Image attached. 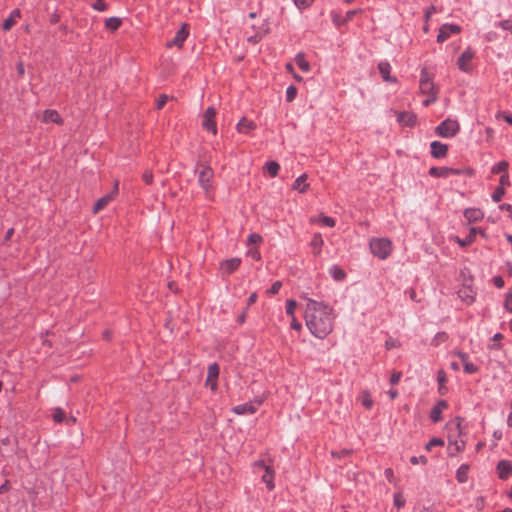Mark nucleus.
<instances>
[{
    "instance_id": "f257e3e1",
    "label": "nucleus",
    "mask_w": 512,
    "mask_h": 512,
    "mask_svg": "<svg viewBox=\"0 0 512 512\" xmlns=\"http://www.w3.org/2000/svg\"><path fill=\"white\" fill-rule=\"evenodd\" d=\"M306 306L303 317L310 333L319 339L326 338L334 328L333 308L323 301L304 297Z\"/></svg>"
},
{
    "instance_id": "f03ea898",
    "label": "nucleus",
    "mask_w": 512,
    "mask_h": 512,
    "mask_svg": "<svg viewBox=\"0 0 512 512\" xmlns=\"http://www.w3.org/2000/svg\"><path fill=\"white\" fill-rule=\"evenodd\" d=\"M371 253L381 259H387L392 253V242L388 238H372L369 242Z\"/></svg>"
},
{
    "instance_id": "7ed1b4c3",
    "label": "nucleus",
    "mask_w": 512,
    "mask_h": 512,
    "mask_svg": "<svg viewBox=\"0 0 512 512\" xmlns=\"http://www.w3.org/2000/svg\"><path fill=\"white\" fill-rule=\"evenodd\" d=\"M195 173L198 174L199 186L206 194H209L212 190V180L214 177L213 169L205 163H198Z\"/></svg>"
},
{
    "instance_id": "20e7f679",
    "label": "nucleus",
    "mask_w": 512,
    "mask_h": 512,
    "mask_svg": "<svg viewBox=\"0 0 512 512\" xmlns=\"http://www.w3.org/2000/svg\"><path fill=\"white\" fill-rule=\"evenodd\" d=\"M475 52L467 47L457 58L456 65L464 73H471L474 69Z\"/></svg>"
},
{
    "instance_id": "39448f33",
    "label": "nucleus",
    "mask_w": 512,
    "mask_h": 512,
    "mask_svg": "<svg viewBox=\"0 0 512 512\" xmlns=\"http://www.w3.org/2000/svg\"><path fill=\"white\" fill-rule=\"evenodd\" d=\"M190 33V27L187 23H182L181 28L176 32L173 39L170 41H167L166 47H177L178 49H181L184 45L185 40L189 36Z\"/></svg>"
},
{
    "instance_id": "423d86ee",
    "label": "nucleus",
    "mask_w": 512,
    "mask_h": 512,
    "mask_svg": "<svg viewBox=\"0 0 512 512\" xmlns=\"http://www.w3.org/2000/svg\"><path fill=\"white\" fill-rule=\"evenodd\" d=\"M216 116V109L212 106L208 107L203 115V122L202 126L207 131L211 132L212 134L216 135L217 133V125L215 121Z\"/></svg>"
},
{
    "instance_id": "0eeeda50",
    "label": "nucleus",
    "mask_w": 512,
    "mask_h": 512,
    "mask_svg": "<svg viewBox=\"0 0 512 512\" xmlns=\"http://www.w3.org/2000/svg\"><path fill=\"white\" fill-rule=\"evenodd\" d=\"M419 89L422 94H436L434 83L426 68L421 70Z\"/></svg>"
},
{
    "instance_id": "6e6552de",
    "label": "nucleus",
    "mask_w": 512,
    "mask_h": 512,
    "mask_svg": "<svg viewBox=\"0 0 512 512\" xmlns=\"http://www.w3.org/2000/svg\"><path fill=\"white\" fill-rule=\"evenodd\" d=\"M397 116V121L400 125L405 127H414L417 122V115L414 112L403 111V112H395Z\"/></svg>"
},
{
    "instance_id": "1a4fd4ad",
    "label": "nucleus",
    "mask_w": 512,
    "mask_h": 512,
    "mask_svg": "<svg viewBox=\"0 0 512 512\" xmlns=\"http://www.w3.org/2000/svg\"><path fill=\"white\" fill-rule=\"evenodd\" d=\"M240 264L241 259L237 257L223 260L220 263V270L223 274L230 275L239 268Z\"/></svg>"
},
{
    "instance_id": "9d476101",
    "label": "nucleus",
    "mask_w": 512,
    "mask_h": 512,
    "mask_svg": "<svg viewBox=\"0 0 512 512\" xmlns=\"http://www.w3.org/2000/svg\"><path fill=\"white\" fill-rule=\"evenodd\" d=\"M260 404H261L260 401L257 403V405H255L253 403L239 404L232 408V412L237 415H247V414L252 415V414L256 413V411L258 410V406Z\"/></svg>"
},
{
    "instance_id": "9b49d317",
    "label": "nucleus",
    "mask_w": 512,
    "mask_h": 512,
    "mask_svg": "<svg viewBox=\"0 0 512 512\" xmlns=\"http://www.w3.org/2000/svg\"><path fill=\"white\" fill-rule=\"evenodd\" d=\"M498 476L502 480H506L512 475V465L508 460H501L497 464Z\"/></svg>"
},
{
    "instance_id": "f8f14e48",
    "label": "nucleus",
    "mask_w": 512,
    "mask_h": 512,
    "mask_svg": "<svg viewBox=\"0 0 512 512\" xmlns=\"http://www.w3.org/2000/svg\"><path fill=\"white\" fill-rule=\"evenodd\" d=\"M431 155L436 159H440L446 156L448 152V146L439 141H433L430 145Z\"/></svg>"
},
{
    "instance_id": "ddd939ff",
    "label": "nucleus",
    "mask_w": 512,
    "mask_h": 512,
    "mask_svg": "<svg viewBox=\"0 0 512 512\" xmlns=\"http://www.w3.org/2000/svg\"><path fill=\"white\" fill-rule=\"evenodd\" d=\"M457 296L461 301H463L465 304L470 305L475 300V293L472 290L471 287L464 286L461 289L458 290Z\"/></svg>"
},
{
    "instance_id": "4468645a",
    "label": "nucleus",
    "mask_w": 512,
    "mask_h": 512,
    "mask_svg": "<svg viewBox=\"0 0 512 512\" xmlns=\"http://www.w3.org/2000/svg\"><path fill=\"white\" fill-rule=\"evenodd\" d=\"M21 18V11L16 8V9H13L11 12H10V15L8 16V18H6L4 21H3V24H2V29L4 31H9L12 29V27L16 24L17 20Z\"/></svg>"
},
{
    "instance_id": "2eb2a0df",
    "label": "nucleus",
    "mask_w": 512,
    "mask_h": 512,
    "mask_svg": "<svg viewBox=\"0 0 512 512\" xmlns=\"http://www.w3.org/2000/svg\"><path fill=\"white\" fill-rule=\"evenodd\" d=\"M448 407V403L446 400H439L437 404L432 408L430 412V419L432 422L436 423L441 420L442 410Z\"/></svg>"
},
{
    "instance_id": "dca6fc26",
    "label": "nucleus",
    "mask_w": 512,
    "mask_h": 512,
    "mask_svg": "<svg viewBox=\"0 0 512 512\" xmlns=\"http://www.w3.org/2000/svg\"><path fill=\"white\" fill-rule=\"evenodd\" d=\"M378 70L383 78L384 81L386 82H390V83H395L397 81L396 77H392L390 75V72H391V65L389 62L387 61H381L379 64H378Z\"/></svg>"
},
{
    "instance_id": "f3484780",
    "label": "nucleus",
    "mask_w": 512,
    "mask_h": 512,
    "mask_svg": "<svg viewBox=\"0 0 512 512\" xmlns=\"http://www.w3.org/2000/svg\"><path fill=\"white\" fill-rule=\"evenodd\" d=\"M42 121L45 123L51 122V123H55L58 125L63 124V119L61 118L58 111H56L54 109L45 110L43 113Z\"/></svg>"
},
{
    "instance_id": "a211bd4d",
    "label": "nucleus",
    "mask_w": 512,
    "mask_h": 512,
    "mask_svg": "<svg viewBox=\"0 0 512 512\" xmlns=\"http://www.w3.org/2000/svg\"><path fill=\"white\" fill-rule=\"evenodd\" d=\"M461 361L464 372L467 374H473L478 371V367L468 360V355L464 352L456 353Z\"/></svg>"
},
{
    "instance_id": "6ab92c4d",
    "label": "nucleus",
    "mask_w": 512,
    "mask_h": 512,
    "mask_svg": "<svg viewBox=\"0 0 512 512\" xmlns=\"http://www.w3.org/2000/svg\"><path fill=\"white\" fill-rule=\"evenodd\" d=\"M483 216V212L478 208H468L464 211V217L469 223L478 222Z\"/></svg>"
},
{
    "instance_id": "aec40b11",
    "label": "nucleus",
    "mask_w": 512,
    "mask_h": 512,
    "mask_svg": "<svg viewBox=\"0 0 512 512\" xmlns=\"http://www.w3.org/2000/svg\"><path fill=\"white\" fill-rule=\"evenodd\" d=\"M255 128L256 124L253 121L246 119L245 117L241 118L237 124L238 132L243 134H249Z\"/></svg>"
},
{
    "instance_id": "412c9836",
    "label": "nucleus",
    "mask_w": 512,
    "mask_h": 512,
    "mask_svg": "<svg viewBox=\"0 0 512 512\" xmlns=\"http://www.w3.org/2000/svg\"><path fill=\"white\" fill-rule=\"evenodd\" d=\"M323 244L322 235L320 233L314 234L311 239L312 253L314 256H318L321 253Z\"/></svg>"
},
{
    "instance_id": "4be33fe9",
    "label": "nucleus",
    "mask_w": 512,
    "mask_h": 512,
    "mask_svg": "<svg viewBox=\"0 0 512 512\" xmlns=\"http://www.w3.org/2000/svg\"><path fill=\"white\" fill-rule=\"evenodd\" d=\"M265 473L262 476V481L266 484V487L269 491H272L275 488L274 484V476L275 472L272 467H267Z\"/></svg>"
},
{
    "instance_id": "5701e85b",
    "label": "nucleus",
    "mask_w": 512,
    "mask_h": 512,
    "mask_svg": "<svg viewBox=\"0 0 512 512\" xmlns=\"http://www.w3.org/2000/svg\"><path fill=\"white\" fill-rule=\"evenodd\" d=\"M307 181V175L302 174L299 177L296 178V180L293 183V189L297 190L299 193H305L308 190L309 184Z\"/></svg>"
},
{
    "instance_id": "b1692460",
    "label": "nucleus",
    "mask_w": 512,
    "mask_h": 512,
    "mask_svg": "<svg viewBox=\"0 0 512 512\" xmlns=\"http://www.w3.org/2000/svg\"><path fill=\"white\" fill-rule=\"evenodd\" d=\"M114 199V193H109L99 198L93 207V212L97 213L104 209L110 201Z\"/></svg>"
},
{
    "instance_id": "393cba45",
    "label": "nucleus",
    "mask_w": 512,
    "mask_h": 512,
    "mask_svg": "<svg viewBox=\"0 0 512 512\" xmlns=\"http://www.w3.org/2000/svg\"><path fill=\"white\" fill-rule=\"evenodd\" d=\"M329 274L330 276L335 280V281H343L347 274L346 272L344 271V269H342L340 266L338 265H333L329 268Z\"/></svg>"
},
{
    "instance_id": "a878e982",
    "label": "nucleus",
    "mask_w": 512,
    "mask_h": 512,
    "mask_svg": "<svg viewBox=\"0 0 512 512\" xmlns=\"http://www.w3.org/2000/svg\"><path fill=\"white\" fill-rule=\"evenodd\" d=\"M220 373V367L217 363H212L208 366L207 379L205 384H210V381L217 380Z\"/></svg>"
},
{
    "instance_id": "bb28decb",
    "label": "nucleus",
    "mask_w": 512,
    "mask_h": 512,
    "mask_svg": "<svg viewBox=\"0 0 512 512\" xmlns=\"http://www.w3.org/2000/svg\"><path fill=\"white\" fill-rule=\"evenodd\" d=\"M469 465L462 464L456 471V479L459 483H465L468 480Z\"/></svg>"
},
{
    "instance_id": "cd10ccee",
    "label": "nucleus",
    "mask_w": 512,
    "mask_h": 512,
    "mask_svg": "<svg viewBox=\"0 0 512 512\" xmlns=\"http://www.w3.org/2000/svg\"><path fill=\"white\" fill-rule=\"evenodd\" d=\"M122 19L119 17H110L105 21V28L110 31H116L120 28Z\"/></svg>"
},
{
    "instance_id": "c85d7f7f",
    "label": "nucleus",
    "mask_w": 512,
    "mask_h": 512,
    "mask_svg": "<svg viewBox=\"0 0 512 512\" xmlns=\"http://www.w3.org/2000/svg\"><path fill=\"white\" fill-rule=\"evenodd\" d=\"M295 63L303 72H308L310 70V64L303 53H298L295 56Z\"/></svg>"
},
{
    "instance_id": "c756f323",
    "label": "nucleus",
    "mask_w": 512,
    "mask_h": 512,
    "mask_svg": "<svg viewBox=\"0 0 512 512\" xmlns=\"http://www.w3.org/2000/svg\"><path fill=\"white\" fill-rule=\"evenodd\" d=\"M265 169L271 177H276L280 170V165L276 161H269L265 164Z\"/></svg>"
},
{
    "instance_id": "7c9ffc66",
    "label": "nucleus",
    "mask_w": 512,
    "mask_h": 512,
    "mask_svg": "<svg viewBox=\"0 0 512 512\" xmlns=\"http://www.w3.org/2000/svg\"><path fill=\"white\" fill-rule=\"evenodd\" d=\"M429 175L432 177H447L448 167H431L429 169Z\"/></svg>"
},
{
    "instance_id": "2f4dec72",
    "label": "nucleus",
    "mask_w": 512,
    "mask_h": 512,
    "mask_svg": "<svg viewBox=\"0 0 512 512\" xmlns=\"http://www.w3.org/2000/svg\"><path fill=\"white\" fill-rule=\"evenodd\" d=\"M435 133L441 137H448V118L444 119L435 129Z\"/></svg>"
},
{
    "instance_id": "473e14b6",
    "label": "nucleus",
    "mask_w": 512,
    "mask_h": 512,
    "mask_svg": "<svg viewBox=\"0 0 512 512\" xmlns=\"http://www.w3.org/2000/svg\"><path fill=\"white\" fill-rule=\"evenodd\" d=\"M508 166H509V164L507 161H500V162L496 163L495 165H493L491 172L493 174L507 173Z\"/></svg>"
},
{
    "instance_id": "72a5a7b5",
    "label": "nucleus",
    "mask_w": 512,
    "mask_h": 512,
    "mask_svg": "<svg viewBox=\"0 0 512 512\" xmlns=\"http://www.w3.org/2000/svg\"><path fill=\"white\" fill-rule=\"evenodd\" d=\"M445 441L442 438L434 437L425 446L427 451H432L434 447H444Z\"/></svg>"
},
{
    "instance_id": "f704fd0d",
    "label": "nucleus",
    "mask_w": 512,
    "mask_h": 512,
    "mask_svg": "<svg viewBox=\"0 0 512 512\" xmlns=\"http://www.w3.org/2000/svg\"><path fill=\"white\" fill-rule=\"evenodd\" d=\"M447 38H448V23H445L440 27L439 34L437 36V42L443 43Z\"/></svg>"
},
{
    "instance_id": "c9c22d12",
    "label": "nucleus",
    "mask_w": 512,
    "mask_h": 512,
    "mask_svg": "<svg viewBox=\"0 0 512 512\" xmlns=\"http://www.w3.org/2000/svg\"><path fill=\"white\" fill-rule=\"evenodd\" d=\"M297 307V302L294 299H289L286 302V313L290 317H295V309Z\"/></svg>"
},
{
    "instance_id": "e433bc0d",
    "label": "nucleus",
    "mask_w": 512,
    "mask_h": 512,
    "mask_svg": "<svg viewBox=\"0 0 512 512\" xmlns=\"http://www.w3.org/2000/svg\"><path fill=\"white\" fill-rule=\"evenodd\" d=\"M297 96V88L294 85H290L286 89V101L292 102Z\"/></svg>"
},
{
    "instance_id": "4c0bfd02",
    "label": "nucleus",
    "mask_w": 512,
    "mask_h": 512,
    "mask_svg": "<svg viewBox=\"0 0 512 512\" xmlns=\"http://www.w3.org/2000/svg\"><path fill=\"white\" fill-rule=\"evenodd\" d=\"M453 239L462 247L469 246L474 242V238L472 235H467L464 239H461L456 236Z\"/></svg>"
},
{
    "instance_id": "58836bf2",
    "label": "nucleus",
    "mask_w": 512,
    "mask_h": 512,
    "mask_svg": "<svg viewBox=\"0 0 512 512\" xmlns=\"http://www.w3.org/2000/svg\"><path fill=\"white\" fill-rule=\"evenodd\" d=\"M505 194V189L503 187H497L495 191L492 193L491 198L494 202H500L502 197Z\"/></svg>"
},
{
    "instance_id": "ea45409f",
    "label": "nucleus",
    "mask_w": 512,
    "mask_h": 512,
    "mask_svg": "<svg viewBox=\"0 0 512 512\" xmlns=\"http://www.w3.org/2000/svg\"><path fill=\"white\" fill-rule=\"evenodd\" d=\"M446 382V372L444 369H440L438 372V383H439V391L443 394V389H445Z\"/></svg>"
},
{
    "instance_id": "a19ab883",
    "label": "nucleus",
    "mask_w": 512,
    "mask_h": 512,
    "mask_svg": "<svg viewBox=\"0 0 512 512\" xmlns=\"http://www.w3.org/2000/svg\"><path fill=\"white\" fill-rule=\"evenodd\" d=\"M331 15H332V21L337 27L345 25L344 17L340 13L333 11Z\"/></svg>"
},
{
    "instance_id": "79ce46f5",
    "label": "nucleus",
    "mask_w": 512,
    "mask_h": 512,
    "mask_svg": "<svg viewBox=\"0 0 512 512\" xmlns=\"http://www.w3.org/2000/svg\"><path fill=\"white\" fill-rule=\"evenodd\" d=\"M263 241V237L258 233H251L247 238L248 244H258Z\"/></svg>"
},
{
    "instance_id": "37998d69",
    "label": "nucleus",
    "mask_w": 512,
    "mask_h": 512,
    "mask_svg": "<svg viewBox=\"0 0 512 512\" xmlns=\"http://www.w3.org/2000/svg\"><path fill=\"white\" fill-rule=\"evenodd\" d=\"M91 7L96 11H105L108 8V5L103 0H96Z\"/></svg>"
},
{
    "instance_id": "c03bdc74",
    "label": "nucleus",
    "mask_w": 512,
    "mask_h": 512,
    "mask_svg": "<svg viewBox=\"0 0 512 512\" xmlns=\"http://www.w3.org/2000/svg\"><path fill=\"white\" fill-rule=\"evenodd\" d=\"M504 306L507 311L512 313V289H510L506 295Z\"/></svg>"
},
{
    "instance_id": "a18cd8bd",
    "label": "nucleus",
    "mask_w": 512,
    "mask_h": 512,
    "mask_svg": "<svg viewBox=\"0 0 512 512\" xmlns=\"http://www.w3.org/2000/svg\"><path fill=\"white\" fill-rule=\"evenodd\" d=\"M282 287V282L281 281H275L271 287L267 290V293L268 294H277L279 292V290L281 289Z\"/></svg>"
},
{
    "instance_id": "49530a36",
    "label": "nucleus",
    "mask_w": 512,
    "mask_h": 512,
    "mask_svg": "<svg viewBox=\"0 0 512 512\" xmlns=\"http://www.w3.org/2000/svg\"><path fill=\"white\" fill-rule=\"evenodd\" d=\"M362 404L365 408L371 409L373 406V401L370 397V394L368 392H364V396L362 399Z\"/></svg>"
},
{
    "instance_id": "de8ad7c7",
    "label": "nucleus",
    "mask_w": 512,
    "mask_h": 512,
    "mask_svg": "<svg viewBox=\"0 0 512 512\" xmlns=\"http://www.w3.org/2000/svg\"><path fill=\"white\" fill-rule=\"evenodd\" d=\"M295 5L300 8V9H304V8H307L309 6L312 5V3L314 2V0H293Z\"/></svg>"
},
{
    "instance_id": "09e8293b",
    "label": "nucleus",
    "mask_w": 512,
    "mask_h": 512,
    "mask_svg": "<svg viewBox=\"0 0 512 512\" xmlns=\"http://www.w3.org/2000/svg\"><path fill=\"white\" fill-rule=\"evenodd\" d=\"M142 179L147 185H151L153 183V173L151 170H146L142 174Z\"/></svg>"
},
{
    "instance_id": "8fccbe9b",
    "label": "nucleus",
    "mask_w": 512,
    "mask_h": 512,
    "mask_svg": "<svg viewBox=\"0 0 512 512\" xmlns=\"http://www.w3.org/2000/svg\"><path fill=\"white\" fill-rule=\"evenodd\" d=\"M320 220H321V223L327 227H334L336 224L334 218H332L330 216H322Z\"/></svg>"
},
{
    "instance_id": "3c124183",
    "label": "nucleus",
    "mask_w": 512,
    "mask_h": 512,
    "mask_svg": "<svg viewBox=\"0 0 512 512\" xmlns=\"http://www.w3.org/2000/svg\"><path fill=\"white\" fill-rule=\"evenodd\" d=\"M64 416H65V414H64V412L62 411V409L57 408V409L54 411V413H53V420H54L55 422H57V423H60V422H62V421H63Z\"/></svg>"
},
{
    "instance_id": "603ef678",
    "label": "nucleus",
    "mask_w": 512,
    "mask_h": 512,
    "mask_svg": "<svg viewBox=\"0 0 512 512\" xmlns=\"http://www.w3.org/2000/svg\"><path fill=\"white\" fill-rule=\"evenodd\" d=\"M497 26L502 28L503 30H508L512 32V21L510 20H501L497 23Z\"/></svg>"
},
{
    "instance_id": "864d4df0",
    "label": "nucleus",
    "mask_w": 512,
    "mask_h": 512,
    "mask_svg": "<svg viewBox=\"0 0 512 512\" xmlns=\"http://www.w3.org/2000/svg\"><path fill=\"white\" fill-rule=\"evenodd\" d=\"M506 186H510V180H509L508 173H504V174L501 175V177L499 179V186L498 187H503L505 189Z\"/></svg>"
},
{
    "instance_id": "5fc2aeb1",
    "label": "nucleus",
    "mask_w": 512,
    "mask_h": 512,
    "mask_svg": "<svg viewBox=\"0 0 512 512\" xmlns=\"http://www.w3.org/2000/svg\"><path fill=\"white\" fill-rule=\"evenodd\" d=\"M167 100L168 96L166 94L160 95L156 103V108L159 110L162 109L165 106Z\"/></svg>"
},
{
    "instance_id": "6e6d98bb",
    "label": "nucleus",
    "mask_w": 512,
    "mask_h": 512,
    "mask_svg": "<svg viewBox=\"0 0 512 512\" xmlns=\"http://www.w3.org/2000/svg\"><path fill=\"white\" fill-rule=\"evenodd\" d=\"M459 131V124L457 121L450 120V138L456 135Z\"/></svg>"
},
{
    "instance_id": "4d7b16f0",
    "label": "nucleus",
    "mask_w": 512,
    "mask_h": 512,
    "mask_svg": "<svg viewBox=\"0 0 512 512\" xmlns=\"http://www.w3.org/2000/svg\"><path fill=\"white\" fill-rule=\"evenodd\" d=\"M401 372H398V371H394L392 374H391V377H390V383L392 385H396L399 383L400 379H401Z\"/></svg>"
},
{
    "instance_id": "13d9d810",
    "label": "nucleus",
    "mask_w": 512,
    "mask_h": 512,
    "mask_svg": "<svg viewBox=\"0 0 512 512\" xmlns=\"http://www.w3.org/2000/svg\"><path fill=\"white\" fill-rule=\"evenodd\" d=\"M394 505L397 508H401V507H403L405 505V500L403 499L401 494H395L394 495Z\"/></svg>"
},
{
    "instance_id": "bf43d9fd",
    "label": "nucleus",
    "mask_w": 512,
    "mask_h": 512,
    "mask_svg": "<svg viewBox=\"0 0 512 512\" xmlns=\"http://www.w3.org/2000/svg\"><path fill=\"white\" fill-rule=\"evenodd\" d=\"M410 463L413 464V465H416L418 463L426 464L427 463V458L425 456H420V457L412 456L410 458Z\"/></svg>"
},
{
    "instance_id": "052dcab7",
    "label": "nucleus",
    "mask_w": 512,
    "mask_h": 512,
    "mask_svg": "<svg viewBox=\"0 0 512 512\" xmlns=\"http://www.w3.org/2000/svg\"><path fill=\"white\" fill-rule=\"evenodd\" d=\"M384 476L390 483H393L395 480L394 471L392 468H386L384 470Z\"/></svg>"
},
{
    "instance_id": "680f3d73",
    "label": "nucleus",
    "mask_w": 512,
    "mask_h": 512,
    "mask_svg": "<svg viewBox=\"0 0 512 512\" xmlns=\"http://www.w3.org/2000/svg\"><path fill=\"white\" fill-rule=\"evenodd\" d=\"M436 94L427 95V98L422 101V105L427 107L436 101Z\"/></svg>"
},
{
    "instance_id": "e2e57ef3",
    "label": "nucleus",
    "mask_w": 512,
    "mask_h": 512,
    "mask_svg": "<svg viewBox=\"0 0 512 512\" xmlns=\"http://www.w3.org/2000/svg\"><path fill=\"white\" fill-rule=\"evenodd\" d=\"M359 10H349L346 12V15L344 16L345 24L348 23L353 19V17L358 13Z\"/></svg>"
},
{
    "instance_id": "0e129e2a",
    "label": "nucleus",
    "mask_w": 512,
    "mask_h": 512,
    "mask_svg": "<svg viewBox=\"0 0 512 512\" xmlns=\"http://www.w3.org/2000/svg\"><path fill=\"white\" fill-rule=\"evenodd\" d=\"M291 318H292V321H291L290 327L294 330L300 331L302 329L301 323L295 317H291Z\"/></svg>"
},
{
    "instance_id": "69168bd1",
    "label": "nucleus",
    "mask_w": 512,
    "mask_h": 512,
    "mask_svg": "<svg viewBox=\"0 0 512 512\" xmlns=\"http://www.w3.org/2000/svg\"><path fill=\"white\" fill-rule=\"evenodd\" d=\"M493 282L497 288H502L504 286V280L501 276L494 277Z\"/></svg>"
},
{
    "instance_id": "338daca9",
    "label": "nucleus",
    "mask_w": 512,
    "mask_h": 512,
    "mask_svg": "<svg viewBox=\"0 0 512 512\" xmlns=\"http://www.w3.org/2000/svg\"><path fill=\"white\" fill-rule=\"evenodd\" d=\"M258 295L256 292H253L250 294V296L247 299V306L254 304L257 301Z\"/></svg>"
},
{
    "instance_id": "774afa93",
    "label": "nucleus",
    "mask_w": 512,
    "mask_h": 512,
    "mask_svg": "<svg viewBox=\"0 0 512 512\" xmlns=\"http://www.w3.org/2000/svg\"><path fill=\"white\" fill-rule=\"evenodd\" d=\"M499 209L502 211H508L512 213V205L508 203H503L499 205Z\"/></svg>"
}]
</instances>
